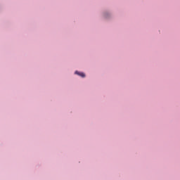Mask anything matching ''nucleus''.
Here are the masks:
<instances>
[{
	"label": "nucleus",
	"instance_id": "nucleus-1",
	"mask_svg": "<svg viewBox=\"0 0 180 180\" xmlns=\"http://www.w3.org/2000/svg\"><path fill=\"white\" fill-rule=\"evenodd\" d=\"M75 74H77V75H79V77H82V78H85V73L84 72H79L78 71H76Z\"/></svg>",
	"mask_w": 180,
	"mask_h": 180
}]
</instances>
